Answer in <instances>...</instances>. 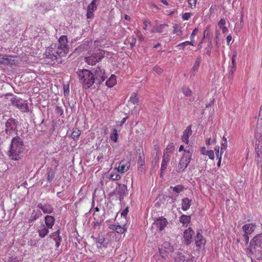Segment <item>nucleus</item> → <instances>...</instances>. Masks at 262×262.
Segmentation results:
<instances>
[{
    "instance_id": "4be33fe9",
    "label": "nucleus",
    "mask_w": 262,
    "mask_h": 262,
    "mask_svg": "<svg viewBox=\"0 0 262 262\" xmlns=\"http://www.w3.org/2000/svg\"><path fill=\"white\" fill-rule=\"evenodd\" d=\"M205 239L198 232L195 237V244L196 247L201 248L205 245Z\"/></svg>"
},
{
    "instance_id": "ea45409f",
    "label": "nucleus",
    "mask_w": 262,
    "mask_h": 262,
    "mask_svg": "<svg viewBox=\"0 0 262 262\" xmlns=\"http://www.w3.org/2000/svg\"><path fill=\"white\" fill-rule=\"evenodd\" d=\"M174 148L173 143H170L164 150V153H165L166 154H169L170 155V154H171L174 150Z\"/></svg>"
},
{
    "instance_id": "052dcab7",
    "label": "nucleus",
    "mask_w": 262,
    "mask_h": 262,
    "mask_svg": "<svg viewBox=\"0 0 262 262\" xmlns=\"http://www.w3.org/2000/svg\"><path fill=\"white\" fill-rule=\"evenodd\" d=\"M235 69H236V65H234V66L232 65V66L231 67V69L229 72V77L233 76V74L234 71H235Z\"/></svg>"
},
{
    "instance_id": "9b49d317",
    "label": "nucleus",
    "mask_w": 262,
    "mask_h": 262,
    "mask_svg": "<svg viewBox=\"0 0 262 262\" xmlns=\"http://www.w3.org/2000/svg\"><path fill=\"white\" fill-rule=\"evenodd\" d=\"M173 251V247L167 242H165L159 248V252L162 257L170 254Z\"/></svg>"
},
{
    "instance_id": "f3484780",
    "label": "nucleus",
    "mask_w": 262,
    "mask_h": 262,
    "mask_svg": "<svg viewBox=\"0 0 262 262\" xmlns=\"http://www.w3.org/2000/svg\"><path fill=\"white\" fill-rule=\"evenodd\" d=\"M256 225L254 223L247 224L242 227L244 234L250 235L254 230Z\"/></svg>"
},
{
    "instance_id": "4d7b16f0",
    "label": "nucleus",
    "mask_w": 262,
    "mask_h": 262,
    "mask_svg": "<svg viewBox=\"0 0 262 262\" xmlns=\"http://www.w3.org/2000/svg\"><path fill=\"white\" fill-rule=\"evenodd\" d=\"M93 11L87 9L86 17L88 19H91L94 17Z\"/></svg>"
},
{
    "instance_id": "a19ab883",
    "label": "nucleus",
    "mask_w": 262,
    "mask_h": 262,
    "mask_svg": "<svg viewBox=\"0 0 262 262\" xmlns=\"http://www.w3.org/2000/svg\"><path fill=\"white\" fill-rule=\"evenodd\" d=\"M223 139L224 140V142L222 143L221 144V152H220L221 155H222V154L224 152V151L226 150L227 147V139L225 137H223Z\"/></svg>"
},
{
    "instance_id": "5701e85b",
    "label": "nucleus",
    "mask_w": 262,
    "mask_h": 262,
    "mask_svg": "<svg viewBox=\"0 0 262 262\" xmlns=\"http://www.w3.org/2000/svg\"><path fill=\"white\" fill-rule=\"evenodd\" d=\"M37 231L39 234V237L41 238L45 237L49 232V228L46 226L44 224H41L38 228Z\"/></svg>"
},
{
    "instance_id": "c85d7f7f",
    "label": "nucleus",
    "mask_w": 262,
    "mask_h": 262,
    "mask_svg": "<svg viewBox=\"0 0 262 262\" xmlns=\"http://www.w3.org/2000/svg\"><path fill=\"white\" fill-rule=\"evenodd\" d=\"M186 260L184 254L180 252L176 253L174 256V262H184Z\"/></svg>"
},
{
    "instance_id": "69168bd1",
    "label": "nucleus",
    "mask_w": 262,
    "mask_h": 262,
    "mask_svg": "<svg viewBox=\"0 0 262 262\" xmlns=\"http://www.w3.org/2000/svg\"><path fill=\"white\" fill-rule=\"evenodd\" d=\"M154 71L157 73L160 74V73H162V72L163 71V70L162 69H161L160 68H159V67H155L154 68Z\"/></svg>"
},
{
    "instance_id": "dca6fc26",
    "label": "nucleus",
    "mask_w": 262,
    "mask_h": 262,
    "mask_svg": "<svg viewBox=\"0 0 262 262\" xmlns=\"http://www.w3.org/2000/svg\"><path fill=\"white\" fill-rule=\"evenodd\" d=\"M110 229L115 231L118 233L122 234L125 232L127 229V227L126 224H124L123 226L120 225H117L112 224L110 225L108 227Z\"/></svg>"
},
{
    "instance_id": "7ed1b4c3",
    "label": "nucleus",
    "mask_w": 262,
    "mask_h": 262,
    "mask_svg": "<svg viewBox=\"0 0 262 262\" xmlns=\"http://www.w3.org/2000/svg\"><path fill=\"white\" fill-rule=\"evenodd\" d=\"M262 251V234L255 235L250 241L247 252L260 257Z\"/></svg>"
},
{
    "instance_id": "4c0bfd02",
    "label": "nucleus",
    "mask_w": 262,
    "mask_h": 262,
    "mask_svg": "<svg viewBox=\"0 0 262 262\" xmlns=\"http://www.w3.org/2000/svg\"><path fill=\"white\" fill-rule=\"evenodd\" d=\"M80 134L81 131L77 128H75L73 130L71 134V137L74 140H77L79 138Z\"/></svg>"
},
{
    "instance_id": "f8f14e48",
    "label": "nucleus",
    "mask_w": 262,
    "mask_h": 262,
    "mask_svg": "<svg viewBox=\"0 0 262 262\" xmlns=\"http://www.w3.org/2000/svg\"><path fill=\"white\" fill-rule=\"evenodd\" d=\"M116 194L119 195V199L120 202H122L124 196H126L128 194V190L127 186L125 184H118V187L116 189Z\"/></svg>"
},
{
    "instance_id": "a211bd4d",
    "label": "nucleus",
    "mask_w": 262,
    "mask_h": 262,
    "mask_svg": "<svg viewBox=\"0 0 262 262\" xmlns=\"http://www.w3.org/2000/svg\"><path fill=\"white\" fill-rule=\"evenodd\" d=\"M130 165V164L129 162L122 160L119 163L118 167V171L124 173L129 169Z\"/></svg>"
},
{
    "instance_id": "bf43d9fd",
    "label": "nucleus",
    "mask_w": 262,
    "mask_h": 262,
    "mask_svg": "<svg viewBox=\"0 0 262 262\" xmlns=\"http://www.w3.org/2000/svg\"><path fill=\"white\" fill-rule=\"evenodd\" d=\"M198 33V28H195L193 30L192 33L191 34V36H190V39L191 40H192L194 39V36L197 34Z\"/></svg>"
},
{
    "instance_id": "0e129e2a",
    "label": "nucleus",
    "mask_w": 262,
    "mask_h": 262,
    "mask_svg": "<svg viewBox=\"0 0 262 262\" xmlns=\"http://www.w3.org/2000/svg\"><path fill=\"white\" fill-rule=\"evenodd\" d=\"M55 246L58 248L59 245H60V242H61V238H56L55 239Z\"/></svg>"
},
{
    "instance_id": "6ab92c4d",
    "label": "nucleus",
    "mask_w": 262,
    "mask_h": 262,
    "mask_svg": "<svg viewBox=\"0 0 262 262\" xmlns=\"http://www.w3.org/2000/svg\"><path fill=\"white\" fill-rule=\"evenodd\" d=\"M37 207L41 209L44 213H51L53 211L52 206L48 204H42L39 203L38 204Z\"/></svg>"
},
{
    "instance_id": "0eeeda50",
    "label": "nucleus",
    "mask_w": 262,
    "mask_h": 262,
    "mask_svg": "<svg viewBox=\"0 0 262 262\" xmlns=\"http://www.w3.org/2000/svg\"><path fill=\"white\" fill-rule=\"evenodd\" d=\"M93 76L94 81V83L99 84L103 82L106 78L107 76L103 69H102L100 67H97L93 70Z\"/></svg>"
},
{
    "instance_id": "7c9ffc66",
    "label": "nucleus",
    "mask_w": 262,
    "mask_h": 262,
    "mask_svg": "<svg viewBox=\"0 0 262 262\" xmlns=\"http://www.w3.org/2000/svg\"><path fill=\"white\" fill-rule=\"evenodd\" d=\"M55 172L52 169H48L47 172L48 182L51 183L54 179Z\"/></svg>"
},
{
    "instance_id": "49530a36",
    "label": "nucleus",
    "mask_w": 262,
    "mask_h": 262,
    "mask_svg": "<svg viewBox=\"0 0 262 262\" xmlns=\"http://www.w3.org/2000/svg\"><path fill=\"white\" fill-rule=\"evenodd\" d=\"M136 41H137L136 38L133 36H131V37L129 38L128 42L129 43L131 48H133V47H134L135 46Z\"/></svg>"
},
{
    "instance_id": "cd10ccee",
    "label": "nucleus",
    "mask_w": 262,
    "mask_h": 262,
    "mask_svg": "<svg viewBox=\"0 0 262 262\" xmlns=\"http://www.w3.org/2000/svg\"><path fill=\"white\" fill-rule=\"evenodd\" d=\"M58 42L57 46H60V47H68V39L67 37L65 35L61 36L59 39H58Z\"/></svg>"
},
{
    "instance_id": "1a4fd4ad",
    "label": "nucleus",
    "mask_w": 262,
    "mask_h": 262,
    "mask_svg": "<svg viewBox=\"0 0 262 262\" xmlns=\"http://www.w3.org/2000/svg\"><path fill=\"white\" fill-rule=\"evenodd\" d=\"M18 121L13 118H9L5 124V132L8 135H11L13 130L15 129L14 127L18 125Z\"/></svg>"
},
{
    "instance_id": "e433bc0d",
    "label": "nucleus",
    "mask_w": 262,
    "mask_h": 262,
    "mask_svg": "<svg viewBox=\"0 0 262 262\" xmlns=\"http://www.w3.org/2000/svg\"><path fill=\"white\" fill-rule=\"evenodd\" d=\"M118 137L117 130L116 128H114L110 135V139L114 142H116L118 140Z\"/></svg>"
},
{
    "instance_id": "a18cd8bd",
    "label": "nucleus",
    "mask_w": 262,
    "mask_h": 262,
    "mask_svg": "<svg viewBox=\"0 0 262 262\" xmlns=\"http://www.w3.org/2000/svg\"><path fill=\"white\" fill-rule=\"evenodd\" d=\"M144 158L141 155H140L138 160V164L139 165V168H141V166L144 165Z\"/></svg>"
},
{
    "instance_id": "473e14b6",
    "label": "nucleus",
    "mask_w": 262,
    "mask_h": 262,
    "mask_svg": "<svg viewBox=\"0 0 262 262\" xmlns=\"http://www.w3.org/2000/svg\"><path fill=\"white\" fill-rule=\"evenodd\" d=\"M201 57L199 56L196 59V61L194 63L193 67L192 68V72L194 74V73L198 71V69L199 67L201 61Z\"/></svg>"
},
{
    "instance_id": "f257e3e1",
    "label": "nucleus",
    "mask_w": 262,
    "mask_h": 262,
    "mask_svg": "<svg viewBox=\"0 0 262 262\" xmlns=\"http://www.w3.org/2000/svg\"><path fill=\"white\" fill-rule=\"evenodd\" d=\"M24 146V143L19 137L16 136L13 138L10 146L9 158L15 161L20 159Z\"/></svg>"
},
{
    "instance_id": "6e6552de",
    "label": "nucleus",
    "mask_w": 262,
    "mask_h": 262,
    "mask_svg": "<svg viewBox=\"0 0 262 262\" xmlns=\"http://www.w3.org/2000/svg\"><path fill=\"white\" fill-rule=\"evenodd\" d=\"M11 104L16 106L23 112H29L28 104L22 101L21 99L14 96L10 99Z\"/></svg>"
},
{
    "instance_id": "e2e57ef3",
    "label": "nucleus",
    "mask_w": 262,
    "mask_h": 262,
    "mask_svg": "<svg viewBox=\"0 0 262 262\" xmlns=\"http://www.w3.org/2000/svg\"><path fill=\"white\" fill-rule=\"evenodd\" d=\"M64 94V95H68L69 94V86L64 85L63 87Z\"/></svg>"
},
{
    "instance_id": "58836bf2",
    "label": "nucleus",
    "mask_w": 262,
    "mask_h": 262,
    "mask_svg": "<svg viewBox=\"0 0 262 262\" xmlns=\"http://www.w3.org/2000/svg\"><path fill=\"white\" fill-rule=\"evenodd\" d=\"M170 188L172 189L173 191L179 194L183 190L184 187L182 185H178L174 187L170 186Z\"/></svg>"
},
{
    "instance_id": "37998d69",
    "label": "nucleus",
    "mask_w": 262,
    "mask_h": 262,
    "mask_svg": "<svg viewBox=\"0 0 262 262\" xmlns=\"http://www.w3.org/2000/svg\"><path fill=\"white\" fill-rule=\"evenodd\" d=\"M212 41H211V40H210L209 41L207 46L206 47V48L205 49L206 53L207 54H208L209 56L210 55V53H211V50H212Z\"/></svg>"
},
{
    "instance_id": "393cba45",
    "label": "nucleus",
    "mask_w": 262,
    "mask_h": 262,
    "mask_svg": "<svg viewBox=\"0 0 262 262\" xmlns=\"http://www.w3.org/2000/svg\"><path fill=\"white\" fill-rule=\"evenodd\" d=\"M192 200L185 198L182 200V209L183 211L187 210L191 206Z\"/></svg>"
},
{
    "instance_id": "20e7f679",
    "label": "nucleus",
    "mask_w": 262,
    "mask_h": 262,
    "mask_svg": "<svg viewBox=\"0 0 262 262\" xmlns=\"http://www.w3.org/2000/svg\"><path fill=\"white\" fill-rule=\"evenodd\" d=\"M76 73L79 82L82 84L84 87L89 88L94 83L93 73L91 71L79 69Z\"/></svg>"
},
{
    "instance_id": "de8ad7c7",
    "label": "nucleus",
    "mask_w": 262,
    "mask_h": 262,
    "mask_svg": "<svg viewBox=\"0 0 262 262\" xmlns=\"http://www.w3.org/2000/svg\"><path fill=\"white\" fill-rule=\"evenodd\" d=\"M97 6L95 5L94 2H91L88 6V10L90 11H95L97 9Z\"/></svg>"
},
{
    "instance_id": "f03ea898",
    "label": "nucleus",
    "mask_w": 262,
    "mask_h": 262,
    "mask_svg": "<svg viewBox=\"0 0 262 262\" xmlns=\"http://www.w3.org/2000/svg\"><path fill=\"white\" fill-rule=\"evenodd\" d=\"M24 146V143L19 137L16 136L13 138L10 146L9 158L15 161L20 159Z\"/></svg>"
},
{
    "instance_id": "f704fd0d",
    "label": "nucleus",
    "mask_w": 262,
    "mask_h": 262,
    "mask_svg": "<svg viewBox=\"0 0 262 262\" xmlns=\"http://www.w3.org/2000/svg\"><path fill=\"white\" fill-rule=\"evenodd\" d=\"M173 33L176 34L178 36H181L182 34V31L181 30V27L177 24H175L173 26Z\"/></svg>"
},
{
    "instance_id": "9d476101",
    "label": "nucleus",
    "mask_w": 262,
    "mask_h": 262,
    "mask_svg": "<svg viewBox=\"0 0 262 262\" xmlns=\"http://www.w3.org/2000/svg\"><path fill=\"white\" fill-rule=\"evenodd\" d=\"M56 45H51L49 47L46 51L45 55L46 58L50 59L52 61H54L60 58L58 57V55L56 54Z\"/></svg>"
},
{
    "instance_id": "b1692460",
    "label": "nucleus",
    "mask_w": 262,
    "mask_h": 262,
    "mask_svg": "<svg viewBox=\"0 0 262 262\" xmlns=\"http://www.w3.org/2000/svg\"><path fill=\"white\" fill-rule=\"evenodd\" d=\"M170 160V155L169 154H166L164 153L163 159L161 163V172H164L167 168V163Z\"/></svg>"
},
{
    "instance_id": "8fccbe9b",
    "label": "nucleus",
    "mask_w": 262,
    "mask_h": 262,
    "mask_svg": "<svg viewBox=\"0 0 262 262\" xmlns=\"http://www.w3.org/2000/svg\"><path fill=\"white\" fill-rule=\"evenodd\" d=\"M203 154L204 155H208V156L209 157V158L210 159H214V152L213 150H208L206 151V153L205 154V153H203Z\"/></svg>"
},
{
    "instance_id": "72a5a7b5",
    "label": "nucleus",
    "mask_w": 262,
    "mask_h": 262,
    "mask_svg": "<svg viewBox=\"0 0 262 262\" xmlns=\"http://www.w3.org/2000/svg\"><path fill=\"white\" fill-rule=\"evenodd\" d=\"M129 101L134 104L138 105L139 104V99L137 97V93H133L130 97Z\"/></svg>"
},
{
    "instance_id": "603ef678",
    "label": "nucleus",
    "mask_w": 262,
    "mask_h": 262,
    "mask_svg": "<svg viewBox=\"0 0 262 262\" xmlns=\"http://www.w3.org/2000/svg\"><path fill=\"white\" fill-rule=\"evenodd\" d=\"M187 41L182 42L177 46V47L179 48V50H184L185 47L187 46L188 45L186 43Z\"/></svg>"
},
{
    "instance_id": "79ce46f5",
    "label": "nucleus",
    "mask_w": 262,
    "mask_h": 262,
    "mask_svg": "<svg viewBox=\"0 0 262 262\" xmlns=\"http://www.w3.org/2000/svg\"><path fill=\"white\" fill-rule=\"evenodd\" d=\"M110 178L113 180H118L121 179V176L117 172H112L110 175Z\"/></svg>"
},
{
    "instance_id": "5fc2aeb1",
    "label": "nucleus",
    "mask_w": 262,
    "mask_h": 262,
    "mask_svg": "<svg viewBox=\"0 0 262 262\" xmlns=\"http://www.w3.org/2000/svg\"><path fill=\"white\" fill-rule=\"evenodd\" d=\"M191 16V13L186 12L184 13L182 16V18L184 20H188Z\"/></svg>"
},
{
    "instance_id": "412c9836",
    "label": "nucleus",
    "mask_w": 262,
    "mask_h": 262,
    "mask_svg": "<svg viewBox=\"0 0 262 262\" xmlns=\"http://www.w3.org/2000/svg\"><path fill=\"white\" fill-rule=\"evenodd\" d=\"M55 48H56V54L58 55V57L59 58L65 56V55L68 53L69 51L68 47H62L56 45Z\"/></svg>"
},
{
    "instance_id": "864d4df0",
    "label": "nucleus",
    "mask_w": 262,
    "mask_h": 262,
    "mask_svg": "<svg viewBox=\"0 0 262 262\" xmlns=\"http://www.w3.org/2000/svg\"><path fill=\"white\" fill-rule=\"evenodd\" d=\"M55 111L57 114H59L60 116H61L63 113V110L61 107L59 106H56L55 108Z\"/></svg>"
},
{
    "instance_id": "6e6d98bb",
    "label": "nucleus",
    "mask_w": 262,
    "mask_h": 262,
    "mask_svg": "<svg viewBox=\"0 0 262 262\" xmlns=\"http://www.w3.org/2000/svg\"><path fill=\"white\" fill-rule=\"evenodd\" d=\"M226 24V21L224 19H221L219 22L218 23V26L222 29V27H224L225 26Z\"/></svg>"
},
{
    "instance_id": "680f3d73",
    "label": "nucleus",
    "mask_w": 262,
    "mask_h": 262,
    "mask_svg": "<svg viewBox=\"0 0 262 262\" xmlns=\"http://www.w3.org/2000/svg\"><path fill=\"white\" fill-rule=\"evenodd\" d=\"M128 212V207H126L125 209H124L122 211V212L121 213V216L124 217V219H125Z\"/></svg>"
},
{
    "instance_id": "ddd939ff",
    "label": "nucleus",
    "mask_w": 262,
    "mask_h": 262,
    "mask_svg": "<svg viewBox=\"0 0 262 262\" xmlns=\"http://www.w3.org/2000/svg\"><path fill=\"white\" fill-rule=\"evenodd\" d=\"M194 234L192 229L189 227L184 232V243L187 245H189L192 242V236Z\"/></svg>"
},
{
    "instance_id": "c756f323",
    "label": "nucleus",
    "mask_w": 262,
    "mask_h": 262,
    "mask_svg": "<svg viewBox=\"0 0 262 262\" xmlns=\"http://www.w3.org/2000/svg\"><path fill=\"white\" fill-rule=\"evenodd\" d=\"M191 217L189 215L182 214L180 217V222L183 225H187L190 222Z\"/></svg>"
},
{
    "instance_id": "13d9d810",
    "label": "nucleus",
    "mask_w": 262,
    "mask_h": 262,
    "mask_svg": "<svg viewBox=\"0 0 262 262\" xmlns=\"http://www.w3.org/2000/svg\"><path fill=\"white\" fill-rule=\"evenodd\" d=\"M102 221L103 220H99L94 218V221L93 222L94 227L99 226L101 224Z\"/></svg>"
},
{
    "instance_id": "39448f33",
    "label": "nucleus",
    "mask_w": 262,
    "mask_h": 262,
    "mask_svg": "<svg viewBox=\"0 0 262 262\" xmlns=\"http://www.w3.org/2000/svg\"><path fill=\"white\" fill-rule=\"evenodd\" d=\"M88 54L89 55L85 58V61L88 64L93 66L102 60L104 57L105 52L98 49L95 51H90Z\"/></svg>"
},
{
    "instance_id": "bb28decb",
    "label": "nucleus",
    "mask_w": 262,
    "mask_h": 262,
    "mask_svg": "<svg viewBox=\"0 0 262 262\" xmlns=\"http://www.w3.org/2000/svg\"><path fill=\"white\" fill-rule=\"evenodd\" d=\"M116 76L115 75H112L110 78L106 81L105 85L108 88L113 87L116 83Z\"/></svg>"
},
{
    "instance_id": "3c124183",
    "label": "nucleus",
    "mask_w": 262,
    "mask_h": 262,
    "mask_svg": "<svg viewBox=\"0 0 262 262\" xmlns=\"http://www.w3.org/2000/svg\"><path fill=\"white\" fill-rule=\"evenodd\" d=\"M59 230H58L57 231L54 232L52 234V235H51V237L53 238L54 240H55V239H56V238H61L60 236H59Z\"/></svg>"
},
{
    "instance_id": "aec40b11",
    "label": "nucleus",
    "mask_w": 262,
    "mask_h": 262,
    "mask_svg": "<svg viewBox=\"0 0 262 262\" xmlns=\"http://www.w3.org/2000/svg\"><path fill=\"white\" fill-rule=\"evenodd\" d=\"M40 215V214L39 212L33 210L28 220V223L29 224L30 227L33 225L34 222L39 217Z\"/></svg>"
},
{
    "instance_id": "2f4dec72",
    "label": "nucleus",
    "mask_w": 262,
    "mask_h": 262,
    "mask_svg": "<svg viewBox=\"0 0 262 262\" xmlns=\"http://www.w3.org/2000/svg\"><path fill=\"white\" fill-rule=\"evenodd\" d=\"M97 243L99 244V245L97 246L99 248L106 247L108 244V242L105 238L101 237L99 238Z\"/></svg>"
},
{
    "instance_id": "2eb2a0df",
    "label": "nucleus",
    "mask_w": 262,
    "mask_h": 262,
    "mask_svg": "<svg viewBox=\"0 0 262 262\" xmlns=\"http://www.w3.org/2000/svg\"><path fill=\"white\" fill-rule=\"evenodd\" d=\"M192 135L191 126V125L188 126L183 132V134L182 136V140L185 143L188 144L189 143V137Z\"/></svg>"
},
{
    "instance_id": "423d86ee",
    "label": "nucleus",
    "mask_w": 262,
    "mask_h": 262,
    "mask_svg": "<svg viewBox=\"0 0 262 262\" xmlns=\"http://www.w3.org/2000/svg\"><path fill=\"white\" fill-rule=\"evenodd\" d=\"M193 150L189 149L185 150V152L180 160V161L176 167V171L180 173L185 170L192 160Z\"/></svg>"
},
{
    "instance_id": "09e8293b",
    "label": "nucleus",
    "mask_w": 262,
    "mask_h": 262,
    "mask_svg": "<svg viewBox=\"0 0 262 262\" xmlns=\"http://www.w3.org/2000/svg\"><path fill=\"white\" fill-rule=\"evenodd\" d=\"M197 0H188V2L190 7L191 9L195 8Z\"/></svg>"
},
{
    "instance_id": "c9c22d12",
    "label": "nucleus",
    "mask_w": 262,
    "mask_h": 262,
    "mask_svg": "<svg viewBox=\"0 0 262 262\" xmlns=\"http://www.w3.org/2000/svg\"><path fill=\"white\" fill-rule=\"evenodd\" d=\"M165 26H168V25L166 24H160L158 25L154 28V29L151 31V32L162 33L163 32V28Z\"/></svg>"
},
{
    "instance_id": "338daca9",
    "label": "nucleus",
    "mask_w": 262,
    "mask_h": 262,
    "mask_svg": "<svg viewBox=\"0 0 262 262\" xmlns=\"http://www.w3.org/2000/svg\"><path fill=\"white\" fill-rule=\"evenodd\" d=\"M249 235H246V234H244L243 235L244 241L245 242L246 244H247L249 243Z\"/></svg>"
},
{
    "instance_id": "4468645a",
    "label": "nucleus",
    "mask_w": 262,
    "mask_h": 262,
    "mask_svg": "<svg viewBox=\"0 0 262 262\" xmlns=\"http://www.w3.org/2000/svg\"><path fill=\"white\" fill-rule=\"evenodd\" d=\"M168 222L166 219L163 217H160L157 218L155 221L154 225L159 228L160 231L163 230L166 226L167 225Z\"/></svg>"
},
{
    "instance_id": "c03bdc74",
    "label": "nucleus",
    "mask_w": 262,
    "mask_h": 262,
    "mask_svg": "<svg viewBox=\"0 0 262 262\" xmlns=\"http://www.w3.org/2000/svg\"><path fill=\"white\" fill-rule=\"evenodd\" d=\"M182 92L186 96H190L192 94L191 91L188 88L184 87L182 88Z\"/></svg>"
},
{
    "instance_id": "774afa93",
    "label": "nucleus",
    "mask_w": 262,
    "mask_h": 262,
    "mask_svg": "<svg viewBox=\"0 0 262 262\" xmlns=\"http://www.w3.org/2000/svg\"><path fill=\"white\" fill-rule=\"evenodd\" d=\"M143 23H144V26L143 27V29L144 30H146V28H147V25H150L151 23H150V21L145 20L144 21Z\"/></svg>"
},
{
    "instance_id": "a878e982",
    "label": "nucleus",
    "mask_w": 262,
    "mask_h": 262,
    "mask_svg": "<svg viewBox=\"0 0 262 262\" xmlns=\"http://www.w3.org/2000/svg\"><path fill=\"white\" fill-rule=\"evenodd\" d=\"M46 226L51 229L55 223V219L51 215H46L45 217Z\"/></svg>"
}]
</instances>
